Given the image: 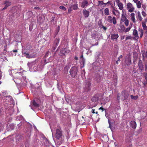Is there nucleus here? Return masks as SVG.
Here are the masks:
<instances>
[{"mask_svg": "<svg viewBox=\"0 0 147 147\" xmlns=\"http://www.w3.org/2000/svg\"><path fill=\"white\" fill-rule=\"evenodd\" d=\"M21 70V69H16L12 70L13 73H16L14 75V81L16 84H19L21 83L23 84H26V78L24 76V75L21 73V72H18Z\"/></svg>", "mask_w": 147, "mask_h": 147, "instance_id": "obj_1", "label": "nucleus"}, {"mask_svg": "<svg viewBox=\"0 0 147 147\" xmlns=\"http://www.w3.org/2000/svg\"><path fill=\"white\" fill-rule=\"evenodd\" d=\"M78 69L76 67H74L71 68L70 71V73L72 77H74L76 75Z\"/></svg>", "mask_w": 147, "mask_h": 147, "instance_id": "obj_2", "label": "nucleus"}, {"mask_svg": "<svg viewBox=\"0 0 147 147\" xmlns=\"http://www.w3.org/2000/svg\"><path fill=\"white\" fill-rule=\"evenodd\" d=\"M22 53L25 55V56L28 58H31L35 57L36 56V54L35 53H33L30 54H29L25 52L24 49H23Z\"/></svg>", "mask_w": 147, "mask_h": 147, "instance_id": "obj_3", "label": "nucleus"}, {"mask_svg": "<svg viewBox=\"0 0 147 147\" xmlns=\"http://www.w3.org/2000/svg\"><path fill=\"white\" fill-rule=\"evenodd\" d=\"M127 8L128 12H132L134 10L135 8L133 5L130 3H128L127 4Z\"/></svg>", "mask_w": 147, "mask_h": 147, "instance_id": "obj_4", "label": "nucleus"}, {"mask_svg": "<svg viewBox=\"0 0 147 147\" xmlns=\"http://www.w3.org/2000/svg\"><path fill=\"white\" fill-rule=\"evenodd\" d=\"M107 20L110 23H113L114 25L117 22L115 18L113 17L112 18L111 16H109L107 17Z\"/></svg>", "mask_w": 147, "mask_h": 147, "instance_id": "obj_5", "label": "nucleus"}, {"mask_svg": "<svg viewBox=\"0 0 147 147\" xmlns=\"http://www.w3.org/2000/svg\"><path fill=\"white\" fill-rule=\"evenodd\" d=\"M126 12L125 10L123 9L122 11V13L121 17V20L122 22H124L126 20H127V18L126 17Z\"/></svg>", "mask_w": 147, "mask_h": 147, "instance_id": "obj_6", "label": "nucleus"}, {"mask_svg": "<svg viewBox=\"0 0 147 147\" xmlns=\"http://www.w3.org/2000/svg\"><path fill=\"white\" fill-rule=\"evenodd\" d=\"M7 100V101L6 102V104L9 105L10 103H11L12 104V105L13 106V99L11 98V96H8L6 97L5 98Z\"/></svg>", "mask_w": 147, "mask_h": 147, "instance_id": "obj_7", "label": "nucleus"}, {"mask_svg": "<svg viewBox=\"0 0 147 147\" xmlns=\"http://www.w3.org/2000/svg\"><path fill=\"white\" fill-rule=\"evenodd\" d=\"M92 104L93 105H91L92 107H94L96 106L98 104L97 99L95 97H93L92 99ZM92 104V103H91Z\"/></svg>", "mask_w": 147, "mask_h": 147, "instance_id": "obj_8", "label": "nucleus"}, {"mask_svg": "<svg viewBox=\"0 0 147 147\" xmlns=\"http://www.w3.org/2000/svg\"><path fill=\"white\" fill-rule=\"evenodd\" d=\"M125 63L127 65H129L131 64V61L129 55H127L125 58Z\"/></svg>", "mask_w": 147, "mask_h": 147, "instance_id": "obj_9", "label": "nucleus"}, {"mask_svg": "<svg viewBox=\"0 0 147 147\" xmlns=\"http://www.w3.org/2000/svg\"><path fill=\"white\" fill-rule=\"evenodd\" d=\"M55 135L56 137L58 139H59L61 136V132L60 129H57Z\"/></svg>", "mask_w": 147, "mask_h": 147, "instance_id": "obj_10", "label": "nucleus"}, {"mask_svg": "<svg viewBox=\"0 0 147 147\" xmlns=\"http://www.w3.org/2000/svg\"><path fill=\"white\" fill-rule=\"evenodd\" d=\"M122 98L123 100H125L127 98L129 95L128 94L127 92H123L121 94Z\"/></svg>", "mask_w": 147, "mask_h": 147, "instance_id": "obj_11", "label": "nucleus"}, {"mask_svg": "<svg viewBox=\"0 0 147 147\" xmlns=\"http://www.w3.org/2000/svg\"><path fill=\"white\" fill-rule=\"evenodd\" d=\"M132 26V24L131 25H129V27L127 28H125L123 26L121 28L122 30L124 32H129Z\"/></svg>", "mask_w": 147, "mask_h": 147, "instance_id": "obj_12", "label": "nucleus"}, {"mask_svg": "<svg viewBox=\"0 0 147 147\" xmlns=\"http://www.w3.org/2000/svg\"><path fill=\"white\" fill-rule=\"evenodd\" d=\"M80 63L81 64V67L82 68L83 67L84 64L85 63V60L83 58V55H82L80 58Z\"/></svg>", "mask_w": 147, "mask_h": 147, "instance_id": "obj_13", "label": "nucleus"}, {"mask_svg": "<svg viewBox=\"0 0 147 147\" xmlns=\"http://www.w3.org/2000/svg\"><path fill=\"white\" fill-rule=\"evenodd\" d=\"M112 12L114 15L116 16H119L120 13L118 10L114 9Z\"/></svg>", "mask_w": 147, "mask_h": 147, "instance_id": "obj_14", "label": "nucleus"}, {"mask_svg": "<svg viewBox=\"0 0 147 147\" xmlns=\"http://www.w3.org/2000/svg\"><path fill=\"white\" fill-rule=\"evenodd\" d=\"M133 34L134 36V38L136 39H138L139 38L137 31L136 30H134Z\"/></svg>", "mask_w": 147, "mask_h": 147, "instance_id": "obj_15", "label": "nucleus"}, {"mask_svg": "<svg viewBox=\"0 0 147 147\" xmlns=\"http://www.w3.org/2000/svg\"><path fill=\"white\" fill-rule=\"evenodd\" d=\"M4 4L5 5V7L2 10L6 9L8 6L10 5L11 3L9 1H6L5 2Z\"/></svg>", "mask_w": 147, "mask_h": 147, "instance_id": "obj_16", "label": "nucleus"}, {"mask_svg": "<svg viewBox=\"0 0 147 147\" xmlns=\"http://www.w3.org/2000/svg\"><path fill=\"white\" fill-rule=\"evenodd\" d=\"M130 125L132 128L135 129L136 127V124L134 121H131L130 122Z\"/></svg>", "mask_w": 147, "mask_h": 147, "instance_id": "obj_17", "label": "nucleus"}, {"mask_svg": "<svg viewBox=\"0 0 147 147\" xmlns=\"http://www.w3.org/2000/svg\"><path fill=\"white\" fill-rule=\"evenodd\" d=\"M119 37V35L117 34H113L111 35V38L112 39H117Z\"/></svg>", "mask_w": 147, "mask_h": 147, "instance_id": "obj_18", "label": "nucleus"}, {"mask_svg": "<svg viewBox=\"0 0 147 147\" xmlns=\"http://www.w3.org/2000/svg\"><path fill=\"white\" fill-rule=\"evenodd\" d=\"M68 51L66 49H62L60 51V52L63 55L66 54L68 52Z\"/></svg>", "mask_w": 147, "mask_h": 147, "instance_id": "obj_19", "label": "nucleus"}, {"mask_svg": "<svg viewBox=\"0 0 147 147\" xmlns=\"http://www.w3.org/2000/svg\"><path fill=\"white\" fill-rule=\"evenodd\" d=\"M135 14L133 13H132L130 15L131 19L134 23L135 22Z\"/></svg>", "mask_w": 147, "mask_h": 147, "instance_id": "obj_20", "label": "nucleus"}, {"mask_svg": "<svg viewBox=\"0 0 147 147\" xmlns=\"http://www.w3.org/2000/svg\"><path fill=\"white\" fill-rule=\"evenodd\" d=\"M88 5V2L86 1H84L82 3L81 7L82 8H84L86 6H87Z\"/></svg>", "mask_w": 147, "mask_h": 147, "instance_id": "obj_21", "label": "nucleus"}, {"mask_svg": "<svg viewBox=\"0 0 147 147\" xmlns=\"http://www.w3.org/2000/svg\"><path fill=\"white\" fill-rule=\"evenodd\" d=\"M31 105H33L35 107H38L39 106V104L38 103H37L36 102L35 100H34L32 102H31Z\"/></svg>", "mask_w": 147, "mask_h": 147, "instance_id": "obj_22", "label": "nucleus"}, {"mask_svg": "<svg viewBox=\"0 0 147 147\" xmlns=\"http://www.w3.org/2000/svg\"><path fill=\"white\" fill-rule=\"evenodd\" d=\"M147 22V20L145 19V20L143 21L142 22V26L144 30L146 28V23Z\"/></svg>", "mask_w": 147, "mask_h": 147, "instance_id": "obj_23", "label": "nucleus"}, {"mask_svg": "<svg viewBox=\"0 0 147 147\" xmlns=\"http://www.w3.org/2000/svg\"><path fill=\"white\" fill-rule=\"evenodd\" d=\"M138 65L140 68L141 69H143V65L142 64V62L141 60H139V61L138 62Z\"/></svg>", "mask_w": 147, "mask_h": 147, "instance_id": "obj_24", "label": "nucleus"}, {"mask_svg": "<svg viewBox=\"0 0 147 147\" xmlns=\"http://www.w3.org/2000/svg\"><path fill=\"white\" fill-rule=\"evenodd\" d=\"M83 13L84 16L85 17H88L89 14V12L87 10H83Z\"/></svg>", "mask_w": 147, "mask_h": 147, "instance_id": "obj_25", "label": "nucleus"}, {"mask_svg": "<svg viewBox=\"0 0 147 147\" xmlns=\"http://www.w3.org/2000/svg\"><path fill=\"white\" fill-rule=\"evenodd\" d=\"M104 14L106 16H108L109 15V9L108 8H107L104 9Z\"/></svg>", "mask_w": 147, "mask_h": 147, "instance_id": "obj_26", "label": "nucleus"}, {"mask_svg": "<svg viewBox=\"0 0 147 147\" xmlns=\"http://www.w3.org/2000/svg\"><path fill=\"white\" fill-rule=\"evenodd\" d=\"M117 5L119 7V9L120 10H123V5L121 2L120 3H119V4Z\"/></svg>", "mask_w": 147, "mask_h": 147, "instance_id": "obj_27", "label": "nucleus"}, {"mask_svg": "<svg viewBox=\"0 0 147 147\" xmlns=\"http://www.w3.org/2000/svg\"><path fill=\"white\" fill-rule=\"evenodd\" d=\"M136 3L137 7L138 8H140L141 7V3L140 1H137L136 2H134Z\"/></svg>", "mask_w": 147, "mask_h": 147, "instance_id": "obj_28", "label": "nucleus"}, {"mask_svg": "<svg viewBox=\"0 0 147 147\" xmlns=\"http://www.w3.org/2000/svg\"><path fill=\"white\" fill-rule=\"evenodd\" d=\"M137 16L140 21H141L142 20V18L141 16V13L140 12L138 11L137 12Z\"/></svg>", "mask_w": 147, "mask_h": 147, "instance_id": "obj_29", "label": "nucleus"}, {"mask_svg": "<svg viewBox=\"0 0 147 147\" xmlns=\"http://www.w3.org/2000/svg\"><path fill=\"white\" fill-rule=\"evenodd\" d=\"M28 67L30 68V71H32V70H31V69L32 68V67H33V65H34V63H30L28 64Z\"/></svg>", "mask_w": 147, "mask_h": 147, "instance_id": "obj_30", "label": "nucleus"}, {"mask_svg": "<svg viewBox=\"0 0 147 147\" xmlns=\"http://www.w3.org/2000/svg\"><path fill=\"white\" fill-rule=\"evenodd\" d=\"M131 97L132 99L136 100L138 98V96L137 95L133 96V95H131Z\"/></svg>", "mask_w": 147, "mask_h": 147, "instance_id": "obj_31", "label": "nucleus"}, {"mask_svg": "<svg viewBox=\"0 0 147 147\" xmlns=\"http://www.w3.org/2000/svg\"><path fill=\"white\" fill-rule=\"evenodd\" d=\"M72 7H73V9L74 10H76L78 8V5L77 4L73 5H72Z\"/></svg>", "mask_w": 147, "mask_h": 147, "instance_id": "obj_32", "label": "nucleus"}, {"mask_svg": "<svg viewBox=\"0 0 147 147\" xmlns=\"http://www.w3.org/2000/svg\"><path fill=\"white\" fill-rule=\"evenodd\" d=\"M101 79V78L99 76L98 77V78H97V77H96L95 78V80L97 82H99L100 81V80Z\"/></svg>", "mask_w": 147, "mask_h": 147, "instance_id": "obj_33", "label": "nucleus"}, {"mask_svg": "<svg viewBox=\"0 0 147 147\" xmlns=\"http://www.w3.org/2000/svg\"><path fill=\"white\" fill-rule=\"evenodd\" d=\"M124 22V24L126 26H128L129 25V21L127 19Z\"/></svg>", "mask_w": 147, "mask_h": 147, "instance_id": "obj_34", "label": "nucleus"}, {"mask_svg": "<svg viewBox=\"0 0 147 147\" xmlns=\"http://www.w3.org/2000/svg\"><path fill=\"white\" fill-rule=\"evenodd\" d=\"M122 55H120L119 57L118 58V60L116 61V63L117 64H118L119 63V62L120 61V59L122 58Z\"/></svg>", "mask_w": 147, "mask_h": 147, "instance_id": "obj_35", "label": "nucleus"}, {"mask_svg": "<svg viewBox=\"0 0 147 147\" xmlns=\"http://www.w3.org/2000/svg\"><path fill=\"white\" fill-rule=\"evenodd\" d=\"M140 38H142L143 34V30H140Z\"/></svg>", "mask_w": 147, "mask_h": 147, "instance_id": "obj_36", "label": "nucleus"}, {"mask_svg": "<svg viewBox=\"0 0 147 147\" xmlns=\"http://www.w3.org/2000/svg\"><path fill=\"white\" fill-rule=\"evenodd\" d=\"M59 8L60 9H62L63 10H66V8L63 6H60Z\"/></svg>", "mask_w": 147, "mask_h": 147, "instance_id": "obj_37", "label": "nucleus"}, {"mask_svg": "<svg viewBox=\"0 0 147 147\" xmlns=\"http://www.w3.org/2000/svg\"><path fill=\"white\" fill-rule=\"evenodd\" d=\"M132 38V37L131 36H127L125 40H128V39H131Z\"/></svg>", "mask_w": 147, "mask_h": 147, "instance_id": "obj_38", "label": "nucleus"}, {"mask_svg": "<svg viewBox=\"0 0 147 147\" xmlns=\"http://www.w3.org/2000/svg\"><path fill=\"white\" fill-rule=\"evenodd\" d=\"M115 1L116 3L117 4V5L119 4V3H120L121 2H120L119 0H115Z\"/></svg>", "mask_w": 147, "mask_h": 147, "instance_id": "obj_39", "label": "nucleus"}, {"mask_svg": "<svg viewBox=\"0 0 147 147\" xmlns=\"http://www.w3.org/2000/svg\"><path fill=\"white\" fill-rule=\"evenodd\" d=\"M95 109H92V113H96V114H97L98 113V112H94V111H95Z\"/></svg>", "mask_w": 147, "mask_h": 147, "instance_id": "obj_40", "label": "nucleus"}, {"mask_svg": "<svg viewBox=\"0 0 147 147\" xmlns=\"http://www.w3.org/2000/svg\"><path fill=\"white\" fill-rule=\"evenodd\" d=\"M142 16H144V17L145 16L146 14L145 13L144 11H142Z\"/></svg>", "mask_w": 147, "mask_h": 147, "instance_id": "obj_41", "label": "nucleus"}, {"mask_svg": "<svg viewBox=\"0 0 147 147\" xmlns=\"http://www.w3.org/2000/svg\"><path fill=\"white\" fill-rule=\"evenodd\" d=\"M71 10H72L71 7H70L68 9V13H70L71 11Z\"/></svg>", "mask_w": 147, "mask_h": 147, "instance_id": "obj_42", "label": "nucleus"}, {"mask_svg": "<svg viewBox=\"0 0 147 147\" xmlns=\"http://www.w3.org/2000/svg\"><path fill=\"white\" fill-rule=\"evenodd\" d=\"M125 38V36H121V40H123Z\"/></svg>", "mask_w": 147, "mask_h": 147, "instance_id": "obj_43", "label": "nucleus"}, {"mask_svg": "<svg viewBox=\"0 0 147 147\" xmlns=\"http://www.w3.org/2000/svg\"><path fill=\"white\" fill-rule=\"evenodd\" d=\"M99 109V110H102V112L103 111H104V108L102 107H100Z\"/></svg>", "mask_w": 147, "mask_h": 147, "instance_id": "obj_44", "label": "nucleus"}, {"mask_svg": "<svg viewBox=\"0 0 147 147\" xmlns=\"http://www.w3.org/2000/svg\"><path fill=\"white\" fill-rule=\"evenodd\" d=\"M145 78L146 79V80H147V74H146L145 75Z\"/></svg>", "mask_w": 147, "mask_h": 147, "instance_id": "obj_45", "label": "nucleus"}, {"mask_svg": "<svg viewBox=\"0 0 147 147\" xmlns=\"http://www.w3.org/2000/svg\"><path fill=\"white\" fill-rule=\"evenodd\" d=\"M49 52L48 51L45 54V56H47L49 54Z\"/></svg>", "mask_w": 147, "mask_h": 147, "instance_id": "obj_46", "label": "nucleus"}, {"mask_svg": "<svg viewBox=\"0 0 147 147\" xmlns=\"http://www.w3.org/2000/svg\"><path fill=\"white\" fill-rule=\"evenodd\" d=\"M34 9H39V8L38 7H34Z\"/></svg>", "mask_w": 147, "mask_h": 147, "instance_id": "obj_47", "label": "nucleus"}, {"mask_svg": "<svg viewBox=\"0 0 147 147\" xmlns=\"http://www.w3.org/2000/svg\"><path fill=\"white\" fill-rule=\"evenodd\" d=\"M12 51L14 52H17L18 51L17 50H14Z\"/></svg>", "mask_w": 147, "mask_h": 147, "instance_id": "obj_48", "label": "nucleus"}, {"mask_svg": "<svg viewBox=\"0 0 147 147\" xmlns=\"http://www.w3.org/2000/svg\"><path fill=\"white\" fill-rule=\"evenodd\" d=\"M147 70V65H146L145 66V70L146 71Z\"/></svg>", "mask_w": 147, "mask_h": 147, "instance_id": "obj_49", "label": "nucleus"}, {"mask_svg": "<svg viewBox=\"0 0 147 147\" xmlns=\"http://www.w3.org/2000/svg\"><path fill=\"white\" fill-rule=\"evenodd\" d=\"M119 97H120V96L119 95V94H118V95H117V99L118 100H119Z\"/></svg>", "mask_w": 147, "mask_h": 147, "instance_id": "obj_50", "label": "nucleus"}, {"mask_svg": "<svg viewBox=\"0 0 147 147\" xmlns=\"http://www.w3.org/2000/svg\"><path fill=\"white\" fill-rule=\"evenodd\" d=\"M56 40L57 41V43H58L59 42V39H56Z\"/></svg>", "mask_w": 147, "mask_h": 147, "instance_id": "obj_51", "label": "nucleus"}, {"mask_svg": "<svg viewBox=\"0 0 147 147\" xmlns=\"http://www.w3.org/2000/svg\"><path fill=\"white\" fill-rule=\"evenodd\" d=\"M104 137L106 138H107V135H105L104 136H103V137Z\"/></svg>", "mask_w": 147, "mask_h": 147, "instance_id": "obj_52", "label": "nucleus"}, {"mask_svg": "<svg viewBox=\"0 0 147 147\" xmlns=\"http://www.w3.org/2000/svg\"><path fill=\"white\" fill-rule=\"evenodd\" d=\"M133 1L134 2H136L137 1V0H133Z\"/></svg>", "mask_w": 147, "mask_h": 147, "instance_id": "obj_53", "label": "nucleus"}, {"mask_svg": "<svg viewBox=\"0 0 147 147\" xmlns=\"http://www.w3.org/2000/svg\"><path fill=\"white\" fill-rule=\"evenodd\" d=\"M146 56L147 57V51L146 52L145 54Z\"/></svg>", "mask_w": 147, "mask_h": 147, "instance_id": "obj_54", "label": "nucleus"}, {"mask_svg": "<svg viewBox=\"0 0 147 147\" xmlns=\"http://www.w3.org/2000/svg\"><path fill=\"white\" fill-rule=\"evenodd\" d=\"M103 28L105 30H106V28L105 27H103Z\"/></svg>", "mask_w": 147, "mask_h": 147, "instance_id": "obj_55", "label": "nucleus"}, {"mask_svg": "<svg viewBox=\"0 0 147 147\" xmlns=\"http://www.w3.org/2000/svg\"><path fill=\"white\" fill-rule=\"evenodd\" d=\"M142 7H143V8L144 9H145V6H144L143 5H142Z\"/></svg>", "mask_w": 147, "mask_h": 147, "instance_id": "obj_56", "label": "nucleus"}, {"mask_svg": "<svg viewBox=\"0 0 147 147\" xmlns=\"http://www.w3.org/2000/svg\"><path fill=\"white\" fill-rule=\"evenodd\" d=\"M66 100L67 101V102L68 103H69V102L70 101H69V100H68H68H67V99H66Z\"/></svg>", "mask_w": 147, "mask_h": 147, "instance_id": "obj_57", "label": "nucleus"}, {"mask_svg": "<svg viewBox=\"0 0 147 147\" xmlns=\"http://www.w3.org/2000/svg\"><path fill=\"white\" fill-rule=\"evenodd\" d=\"M96 62H94V63H93V64L94 65L96 64Z\"/></svg>", "mask_w": 147, "mask_h": 147, "instance_id": "obj_58", "label": "nucleus"}, {"mask_svg": "<svg viewBox=\"0 0 147 147\" xmlns=\"http://www.w3.org/2000/svg\"><path fill=\"white\" fill-rule=\"evenodd\" d=\"M109 3V2H108L107 3H104V4H105V5H106L108 3Z\"/></svg>", "mask_w": 147, "mask_h": 147, "instance_id": "obj_59", "label": "nucleus"}, {"mask_svg": "<svg viewBox=\"0 0 147 147\" xmlns=\"http://www.w3.org/2000/svg\"><path fill=\"white\" fill-rule=\"evenodd\" d=\"M51 131L52 132V133H53V130L51 127Z\"/></svg>", "mask_w": 147, "mask_h": 147, "instance_id": "obj_60", "label": "nucleus"}, {"mask_svg": "<svg viewBox=\"0 0 147 147\" xmlns=\"http://www.w3.org/2000/svg\"><path fill=\"white\" fill-rule=\"evenodd\" d=\"M90 84H89L88 85V87L89 88V86H90Z\"/></svg>", "mask_w": 147, "mask_h": 147, "instance_id": "obj_61", "label": "nucleus"}, {"mask_svg": "<svg viewBox=\"0 0 147 147\" xmlns=\"http://www.w3.org/2000/svg\"><path fill=\"white\" fill-rule=\"evenodd\" d=\"M84 73L85 72V70H84Z\"/></svg>", "mask_w": 147, "mask_h": 147, "instance_id": "obj_62", "label": "nucleus"}, {"mask_svg": "<svg viewBox=\"0 0 147 147\" xmlns=\"http://www.w3.org/2000/svg\"><path fill=\"white\" fill-rule=\"evenodd\" d=\"M1 81H0V85L1 84Z\"/></svg>", "mask_w": 147, "mask_h": 147, "instance_id": "obj_63", "label": "nucleus"}, {"mask_svg": "<svg viewBox=\"0 0 147 147\" xmlns=\"http://www.w3.org/2000/svg\"><path fill=\"white\" fill-rule=\"evenodd\" d=\"M105 116H107V114H105Z\"/></svg>", "mask_w": 147, "mask_h": 147, "instance_id": "obj_64", "label": "nucleus"}]
</instances>
